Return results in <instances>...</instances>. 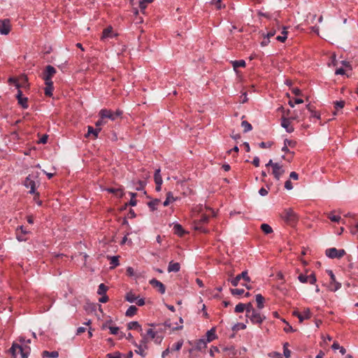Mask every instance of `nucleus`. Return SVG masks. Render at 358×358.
<instances>
[{
    "mask_svg": "<svg viewBox=\"0 0 358 358\" xmlns=\"http://www.w3.org/2000/svg\"><path fill=\"white\" fill-rule=\"evenodd\" d=\"M30 348L28 345L23 346L17 342H13L11 348L8 350V352L13 356V358H17L18 353L20 354L21 358H28L30 354Z\"/></svg>",
    "mask_w": 358,
    "mask_h": 358,
    "instance_id": "nucleus-1",
    "label": "nucleus"
},
{
    "mask_svg": "<svg viewBox=\"0 0 358 358\" xmlns=\"http://www.w3.org/2000/svg\"><path fill=\"white\" fill-rule=\"evenodd\" d=\"M56 69L51 65H46V96L51 97L54 90L52 77L56 73Z\"/></svg>",
    "mask_w": 358,
    "mask_h": 358,
    "instance_id": "nucleus-2",
    "label": "nucleus"
},
{
    "mask_svg": "<svg viewBox=\"0 0 358 358\" xmlns=\"http://www.w3.org/2000/svg\"><path fill=\"white\" fill-rule=\"evenodd\" d=\"M282 219L287 223H294L298 220V216L292 208H285L281 214Z\"/></svg>",
    "mask_w": 358,
    "mask_h": 358,
    "instance_id": "nucleus-3",
    "label": "nucleus"
},
{
    "mask_svg": "<svg viewBox=\"0 0 358 358\" xmlns=\"http://www.w3.org/2000/svg\"><path fill=\"white\" fill-rule=\"evenodd\" d=\"M122 115V112L120 110H117L115 113H113L112 110L106 108L101 109L99 113V115L101 119L108 118L112 121L115 120L117 117Z\"/></svg>",
    "mask_w": 358,
    "mask_h": 358,
    "instance_id": "nucleus-4",
    "label": "nucleus"
},
{
    "mask_svg": "<svg viewBox=\"0 0 358 358\" xmlns=\"http://www.w3.org/2000/svg\"><path fill=\"white\" fill-rule=\"evenodd\" d=\"M249 318L250 322L254 324H262L266 319V317L260 313L257 310H252L249 315L246 316Z\"/></svg>",
    "mask_w": 358,
    "mask_h": 358,
    "instance_id": "nucleus-5",
    "label": "nucleus"
},
{
    "mask_svg": "<svg viewBox=\"0 0 358 358\" xmlns=\"http://www.w3.org/2000/svg\"><path fill=\"white\" fill-rule=\"evenodd\" d=\"M328 275L330 277V282L328 285V288L331 292H336L341 287V283L338 282L336 280V276L331 270H328Z\"/></svg>",
    "mask_w": 358,
    "mask_h": 358,
    "instance_id": "nucleus-6",
    "label": "nucleus"
},
{
    "mask_svg": "<svg viewBox=\"0 0 358 358\" xmlns=\"http://www.w3.org/2000/svg\"><path fill=\"white\" fill-rule=\"evenodd\" d=\"M345 254V251L344 250H338L336 248H329L326 250V255L331 259L341 258Z\"/></svg>",
    "mask_w": 358,
    "mask_h": 358,
    "instance_id": "nucleus-7",
    "label": "nucleus"
},
{
    "mask_svg": "<svg viewBox=\"0 0 358 358\" xmlns=\"http://www.w3.org/2000/svg\"><path fill=\"white\" fill-rule=\"evenodd\" d=\"M241 279H243L246 282H250V278L248 276L247 271H243L241 274L230 279L229 280L233 286L236 287Z\"/></svg>",
    "mask_w": 358,
    "mask_h": 358,
    "instance_id": "nucleus-8",
    "label": "nucleus"
},
{
    "mask_svg": "<svg viewBox=\"0 0 358 358\" xmlns=\"http://www.w3.org/2000/svg\"><path fill=\"white\" fill-rule=\"evenodd\" d=\"M298 280L301 282V283H307V282H309L310 285H314L316 281H317V279H316V276L314 273H311L310 275H307L306 274H303V273H301L299 276H298Z\"/></svg>",
    "mask_w": 358,
    "mask_h": 358,
    "instance_id": "nucleus-9",
    "label": "nucleus"
},
{
    "mask_svg": "<svg viewBox=\"0 0 358 358\" xmlns=\"http://www.w3.org/2000/svg\"><path fill=\"white\" fill-rule=\"evenodd\" d=\"M10 22L8 19L0 20V33L7 35L10 31Z\"/></svg>",
    "mask_w": 358,
    "mask_h": 358,
    "instance_id": "nucleus-10",
    "label": "nucleus"
},
{
    "mask_svg": "<svg viewBox=\"0 0 358 358\" xmlns=\"http://www.w3.org/2000/svg\"><path fill=\"white\" fill-rule=\"evenodd\" d=\"M20 80H21V84L19 83V80L16 78H14V77H10L8 79V83L9 84H13L15 87L19 90L22 85L23 84H24L25 83L27 82V76H22L20 78Z\"/></svg>",
    "mask_w": 358,
    "mask_h": 358,
    "instance_id": "nucleus-11",
    "label": "nucleus"
},
{
    "mask_svg": "<svg viewBox=\"0 0 358 358\" xmlns=\"http://www.w3.org/2000/svg\"><path fill=\"white\" fill-rule=\"evenodd\" d=\"M272 169H273L272 173H273L275 179L277 180H279L281 176L285 172L284 169H282V166L278 163H275V164H273V167Z\"/></svg>",
    "mask_w": 358,
    "mask_h": 358,
    "instance_id": "nucleus-12",
    "label": "nucleus"
},
{
    "mask_svg": "<svg viewBox=\"0 0 358 358\" xmlns=\"http://www.w3.org/2000/svg\"><path fill=\"white\" fill-rule=\"evenodd\" d=\"M24 185L27 188H30L29 193H31V194L34 193L36 183L30 175L26 178L25 180L24 181Z\"/></svg>",
    "mask_w": 358,
    "mask_h": 358,
    "instance_id": "nucleus-13",
    "label": "nucleus"
},
{
    "mask_svg": "<svg viewBox=\"0 0 358 358\" xmlns=\"http://www.w3.org/2000/svg\"><path fill=\"white\" fill-rule=\"evenodd\" d=\"M150 284L152 285L153 287L158 289V291L160 294H164L166 291V288L164 285L159 280L152 278L150 280Z\"/></svg>",
    "mask_w": 358,
    "mask_h": 358,
    "instance_id": "nucleus-14",
    "label": "nucleus"
},
{
    "mask_svg": "<svg viewBox=\"0 0 358 358\" xmlns=\"http://www.w3.org/2000/svg\"><path fill=\"white\" fill-rule=\"evenodd\" d=\"M281 127L284 128L287 132L292 133L294 131V127L290 123L289 118L282 117L281 119Z\"/></svg>",
    "mask_w": 358,
    "mask_h": 358,
    "instance_id": "nucleus-15",
    "label": "nucleus"
},
{
    "mask_svg": "<svg viewBox=\"0 0 358 358\" xmlns=\"http://www.w3.org/2000/svg\"><path fill=\"white\" fill-rule=\"evenodd\" d=\"M16 98L17 99L18 103L23 108H27L28 107V104H27L28 99L27 97L22 96V92L20 89L17 90V94H16Z\"/></svg>",
    "mask_w": 358,
    "mask_h": 358,
    "instance_id": "nucleus-16",
    "label": "nucleus"
},
{
    "mask_svg": "<svg viewBox=\"0 0 358 358\" xmlns=\"http://www.w3.org/2000/svg\"><path fill=\"white\" fill-rule=\"evenodd\" d=\"M205 340L208 343L215 339L217 338V335L215 334V328L213 327L210 330H208L205 336Z\"/></svg>",
    "mask_w": 358,
    "mask_h": 358,
    "instance_id": "nucleus-17",
    "label": "nucleus"
},
{
    "mask_svg": "<svg viewBox=\"0 0 358 358\" xmlns=\"http://www.w3.org/2000/svg\"><path fill=\"white\" fill-rule=\"evenodd\" d=\"M157 334H158V331H154L152 329H149L147 331L146 336H149L152 339H155L156 343H160L162 340V337L158 336Z\"/></svg>",
    "mask_w": 358,
    "mask_h": 358,
    "instance_id": "nucleus-18",
    "label": "nucleus"
},
{
    "mask_svg": "<svg viewBox=\"0 0 358 358\" xmlns=\"http://www.w3.org/2000/svg\"><path fill=\"white\" fill-rule=\"evenodd\" d=\"M115 36V34H113V28L111 27H108L103 29L102 32L101 40L103 41L108 38H112Z\"/></svg>",
    "mask_w": 358,
    "mask_h": 358,
    "instance_id": "nucleus-19",
    "label": "nucleus"
},
{
    "mask_svg": "<svg viewBox=\"0 0 358 358\" xmlns=\"http://www.w3.org/2000/svg\"><path fill=\"white\" fill-rule=\"evenodd\" d=\"M311 312L310 308H304L303 310L300 313L299 322L302 323L305 320H308L311 317Z\"/></svg>",
    "mask_w": 358,
    "mask_h": 358,
    "instance_id": "nucleus-20",
    "label": "nucleus"
},
{
    "mask_svg": "<svg viewBox=\"0 0 358 358\" xmlns=\"http://www.w3.org/2000/svg\"><path fill=\"white\" fill-rule=\"evenodd\" d=\"M180 269V264L178 262H174L173 261H171L169 264L167 271L169 273L171 272H178Z\"/></svg>",
    "mask_w": 358,
    "mask_h": 358,
    "instance_id": "nucleus-21",
    "label": "nucleus"
},
{
    "mask_svg": "<svg viewBox=\"0 0 358 358\" xmlns=\"http://www.w3.org/2000/svg\"><path fill=\"white\" fill-rule=\"evenodd\" d=\"M105 191L109 193L115 194L118 198H122L124 196V192L122 188L108 187L105 189Z\"/></svg>",
    "mask_w": 358,
    "mask_h": 358,
    "instance_id": "nucleus-22",
    "label": "nucleus"
},
{
    "mask_svg": "<svg viewBox=\"0 0 358 358\" xmlns=\"http://www.w3.org/2000/svg\"><path fill=\"white\" fill-rule=\"evenodd\" d=\"M207 344L208 343L206 341L205 338H201L196 341L195 349L201 351L206 348Z\"/></svg>",
    "mask_w": 358,
    "mask_h": 358,
    "instance_id": "nucleus-23",
    "label": "nucleus"
},
{
    "mask_svg": "<svg viewBox=\"0 0 358 358\" xmlns=\"http://www.w3.org/2000/svg\"><path fill=\"white\" fill-rule=\"evenodd\" d=\"M101 131V128H96L94 129L92 126L87 127V133L85 134V137H88L90 134H92L94 136V138H96L98 137V135Z\"/></svg>",
    "mask_w": 358,
    "mask_h": 358,
    "instance_id": "nucleus-24",
    "label": "nucleus"
},
{
    "mask_svg": "<svg viewBox=\"0 0 358 358\" xmlns=\"http://www.w3.org/2000/svg\"><path fill=\"white\" fill-rule=\"evenodd\" d=\"M133 344L137 348V349L135 350V352L142 357H145L147 355L145 352V350L147 348L142 347V345H138L135 341L133 342Z\"/></svg>",
    "mask_w": 358,
    "mask_h": 358,
    "instance_id": "nucleus-25",
    "label": "nucleus"
},
{
    "mask_svg": "<svg viewBox=\"0 0 358 358\" xmlns=\"http://www.w3.org/2000/svg\"><path fill=\"white\" fill-rule=\"evenodd\" d=\"M127 327L129 329H136V330L138 331L139 332H141V334L143 332V329H142L141 326L136 321H133V322H129L127 324Z\"/></svg>",
    "mask_w": 358,
    "mask_h": 358,
    "instance_id": "nucleus-26",
    "label": "nucleus"
},
{
    "mask_svg": "<svg viewBox=\"0 0 358 358\" xmlns=\"http://www.w3.org/2000/svg\"><path fill=\"white\" fill-rule=\"evenodd\" d=\"M255 300L257 304V308L259 310H262L264 307V298L261 294H257L255 295Z\"/></svg>",
    "mask_w": 358,
    "mask_h": 358,
    "instance_id": "nucleus-27",
    "label": "nucleus"
},
{
    "mask_svg": "<svg viewBox=\"0 0 358 358\" xmlns=\"http://www.w3.org/2000/svg\"><path fill=\"white\" fill-rule=\"evenodd\" d=\"M176 200V199L173 196V193L171 192H169L166 194V198L163 203V206H167L170 203L173 202Z\"/></svg>",
    "mask_w": 358,
    "mask_h": 358,
    "instance_id": "nucleus-28",
    "label": "nucleus"
},
{
    "mask_svg": "<svg viewBox=\"0 0 358 358\" xmlns=\"http://www.w3.org/2000/svg\"><path fill=\"white\" fill-rule=\"evenodd\" d=\"M110 322V321L107 322L106 323L102 325V329H105L108 328L111 334L116 335L118 334L119 327H108V323Z\"/></svg>",
    "mask_w": 358,
    "mask_h": 358,
    "instance_id": "nucleus-29",
    "label": "nucleus"
},
{
    "mask_svg": "<svg viewBox=\"0 0 358 358\" xmlns=\"http://www.w3.org/2000/svg\"><path fill=\"white\" fill-rule=\"evenodd\" d=\"M231 63L232 64L234 71H236L238 67H245L246 65V63L243 59L231 61Z\"/></svg>",
    "mask_w": 358,
    "mask_h": 358,
    "instance_id": "nucleus-30",
    "label": "nucleus"
},
{
    "mask_svg": "<svg viewBox=\"0 0 358 358\" xmlns=\"http://www.w3.org/2000/svg\"><path fill=\"white\" fill-rule=\"evenodd\" d=\"M159 202H160V200L156 199H154V200H152V201H149L148 203V206L150 208V210L153 212L155 210H157V206H158Z\"/></svg>",
    "mask_w": 358,
    "mask_h": 358,
    "instance_id": "nucleus-31",
    "label": "nucleus"
},
{
    "mask_svg": "<svg viewBox=\"0 0 358 358\" xmlns=\"http://www.w3.org/2000/svg\"><path fill=\"white\" fill-rule=\"evenodd\" d=\"M125 299L129 303H135L137 300V296L132 292H129L127 293L125 296Z\"/></svg>",
    "mask_w": 358,
    "mask_h": 358,
    "instance_id": "nucleus-32",
    "label": "nucleus"
},
{
    "mask_svg": "<svg viewBox=\"0 0 358 358\" xmlns=\"http://www.w3.org/2000/svg\"><path fill=\"white\" fill-rule=\"evenodd\" d=\"M137 310L138 309L135 306H130L127 310L125 315L127 317H132L136 315Z\"/></svg>",
    "mask_w": 358,
    "mask_h": 358,
    "instance_id": "nucleus-33",
    "label": "nucleus"
},
{
    "mask_svg": "<svg viewBox=\"0 0 358 358\" xmlns=\"http://www.w3.org/2000/svg\"><path fill=\"white\" fill-rule=\"evenodd\" d=\"M241 127L243 128V131L245 133H247L252 129L251 124L246 120L242 121Z\"/></svg>",
    "mask_w": 358,
    "mask_h": 358,
    "instance_id": "nucleus-34",
    "label": "nucleus"
},
{
    "mask_svg": "<svg viewBox=\"0 0 358 358\" xmlns=\"http://www.w3.org/2000/svg\"><path fill=\"white\" fill-rule=\"evenodd\" d=\"M160 171H161L160 169H157L155 171L154 178H155V183L159 184L160 182H163V180L161 176Z\"/></svg>",
    "mask_w": 358,
    "mask_h": 358,
    "instance_id": "nucleus-35",
    "label": "nucleus"
},
{
    "mask_svg": "<svg viewBox=\"0 0 358 358\" xmlns=\"http://www.w3.org/2000/svg\"><path fill=\"white\" fill-rule=\"evenodd\" d=\"M261 229L263 231V232L266 234H268L273 232V229L271 227L266 223H264L261 225Z\"/></svg>",
    "mask_w": 358,
    "mask_h": 358,
    "instance_id": "nucleus-36",
    "label": "nucleus"
},
{
    "mask_svg": "<svg viewBox=\"0 0 358 358\" xmlns=\"http://www.w3.org/2000/svg\"><path fill=\"white\" fill-rule=\"evenodd\" d=\"M108 290V287L106 286L103 283H101L99 285L97 294L99 295H103L106 294V292Z\"/></svg>",
    "mask_w": 358,
    "mask_h": 358,
    "instance_id": "nucleus-37",
    "label": "nucleus"
},
{
    "mask_svg": "<svg viewBox=\"0 0 358 358\" xmlns=\"http://www.w3.org/2000/svg\"><path fill=\"white\" fill-rule=\"evenodd\" d=\"M110 264L111 268H115V267L117 266L120 264L118 256L111 257Z\"/></svg>",
    "mask_w": 358,
    "mask_h": 358,
    "instance_id": "nucleus-38",
    "label": "nucleus"
},
{
    "mask_svg": "<svg viewBox=\"0 0 358 358\" xmlns=\"http://www.w3.org/2000/svg\"><path fill=\"white\" fill-rule=\"evenodd\" d=\"M183 345V341L182 340H180L179 341H178L177 343H174L171 348V351H178L181 349L182 346Z\"/></svg>",
    "mask_w": 358,
    "mask_h": 358,
    "instance_id": "nucleus-39",
    "label": "nucleus"
},
{
    "mask_svg": "<svg viewBox=\"0 0 358 358\" xmlns=\"http://www.w3.org/2000/svg\"><path fill=\"white\" fill-rule=\"evenodd\" d=\"M287 38V31L285 30V28L284 27L283 31H282V35L278 36L276 37V40L280 42L283 43L285 41Z\"/></svg>",
    "mask_w": 358,
    "mask_h": 358,
    "instance_id": "nucleus-40",
    "label": "nucleus"
},
{
    "mask_svg": "<svg viewBox=\"0 0 358 358\" xmlns=\"http://www.w3.org/2000/svg\"><path fill=\"white\" fill-rule=\"evenodd\" d=\"M129 195L131 196V199L127 205H129L131 206H136L137 201L136 200V196L137 194L134 192H129Z\"/></svg>",
    "mask_w": 358,
    "mask_h": 358,
    "instance_id": "nucleus-41",
    "label": "nucleus"
},
{
    "mask_svg": "<svg viewBox=\"0 0 358 358\" xmlns=\"http://www.w3.org/2000/svg\"><path fill=\"white\" fill-rule=\"evenodd\" d=\"M245 309V303H239L235 307L234 311L235 313H243Z\"/></svg>",
    "mask_w": 358,
    "mask_h": 358,
    "instance_id": "nucleus-42",
    "label": "nucleus"
},
{
    "mask_svg": "<svg viewBox=\"0 0 358 358\" xmlns=\"http://www.w3.org/2000/svg\"><path fill=\"white\" fill-rule=\"evenodd\" d=\"M328 218L331 221V222H338L341 221V216L339 215H334L332 214V213H330L329 215H328Z\"/></svg>",
    "mask_w": 358,
    "mask_h": 358,
    "instance_id": "nucleus-43",
    "label": "nucleus"
},
{
    "mask_svg": "<svg viewBox=\"0 0 358 358\" xmlns=\"http://www.w3.org/2000/svg\"><path fill=\"white\" fill-rule=\"evenodd\" d=\"M245 312H246V316L248 315H249L250 313L252 312V310H255V309L254 308L251 302H249L248 303H245Z\"/></svg>",
    "mask_w": 358,
    "mask_h": 358,
    "instance_id": "nucleus-44",
    "label": "nucleus"
},
{
    "mask_svg": "<svg viewBox=\"0 0 358 358\" xmlns=\"http://www.w3.org/2000/svg\"><path fill=\"white\" fill-rule=\"evenodd\" d=\"M230 292H231V294L232 295H234V296H240V295L243 294L245 292L244 289H236H236H231Z\"/></svg>",
    "mask_w": 358,
    "mask_h": 358,
    "instance_id": "nucleus-45",
    "label": "nucleus"
},
{
    "mask_svg": "<svg viewBox=\"0 0 358 358\" xmlns=\"http://www.w3.org/2000/svg\"><path fill=\"white\" fill-rule=\"evenodd\" d=\"M284 144L290 148H294L296 145V142L287 138L284 140Z\"/></svg>",
    "mask_w": 358,
    "mask_h": 358,
    "instance_id": "nucleus-46",
    "label": "nucleus"
},
{
    "mask_svg": "<svg viewBox=\"0 0 358 358\" xmlns=\"http://www.w3.org/2000/svg\"><path fill=\"white\" fill-rule=\"evenodd\" d=\"M58 356H59V353L57 351H52V352L46 351V357L57 358Z\"/></svg>",
    "mask_w": 358,
    "mask_h": 358,
    "instance_id": "nucleus-47",
    "label": "nucleus"
},
{
    "mask_svg": "<svg viewBox=\"0 0 358 358\" xmlns=\"http://www.w3.org/2000/svg\"><path fill=\"white\" fill-rule=\"evenodd\" d=\"M287 345H288L287 343H285L283 345V348H284L283 353H284V356L286 358L290 357V355H291V352L289 350L287 349Z\"/></svg>",
    "mask_w": 358,
    "mask_h": 358,
    "instance_id": "nucleus-48",
    "label": "nucleus"
},
{
    "mask_svg": "<svg viewBox=\"0 0 358 358\" xmlns=\"http://www.w3.org/2000/svg\"><path fill=\"white\" fill-rule=\"evenodd\" d=\"M306 108H308V110H310L311 112V116L312 117L317 118V119L320 118V114H318L316 111H313V110H311L310 104H308L306 106Z\"/></svg>",
    "mask_w": 358,
    "mask_h": 358,
    "instance_id": "nucleus-49",
    "label": "nucleus"
},
{
    "mask_svg": "<svg viewBox=\"0 0 358 358\" xmlns=\"http://www.w3.org/2000/svg\"><path fill=\"white\" fill-rule=\"evenodd\" d=\"M108 358H122V354L119 352L109 353L107 355Z\"/></svg>",
    "mask_w": 358,
    "mask_h": 358,
    "instance_id": "nucleus-50",
    "label": "nucleus"
},
{
    "mask_svg": "<svg viewBox=\"0 0 358 358\" xmlns=\"http://www.w3.org/2000/svg\"><path fill=\"white\" fill-rule=\"evenodd\" d=\"M246 328V325L243 323H237L233 327V330L236 329H245Z\"/></svg>",
    "mask_w": 358,
    "mask_h": 358,
    "instance_id": "nucleus-51",
    "label": "nucleus"
},
{
    "mask_svg": "<svg viewBox=\"0 0 358 358\" xmlns=\"http://www.w3.org/2000/svg\"><path fill=\"white\" fill-rule=\"evenodd\" d=\"M334 104H335L336 109L343 108L345 106V101H336L334 103Z\"/></svg>",
    "mask_w": 358,
    "mask_h": 358,
    "instance_id": "nucleus-52",
    "label": "nucleus"
},
{
    "mask_svg": "<svg viewBox=\"0 0 358 358\" xmlns=\"http://www.w3.org/2000/svg\"><path fill=\"white\" fill-rule=\"evenodd\" d=\"M272 143L271 142H261L259 144V146L261 148H270L271 145H272Z\"/></svg>",
    "mask_w": 358,
    "mask_h": 358,
    "instance_id": "nucleus-53",
    "label": "nucleus"
},
{
    "mask_svg": "<svg viewBox=\"0 0 358 358\" xmlns=\"http://www.w3.org/2000/svg\"><path fill=\"white\" fill-rule=\"evenodd\" d=\"M342 64L343 66L345 67V70L348 71H352V66L350 65V62H347V61H342Z\"/></svg>",
    "mask_w": 358,
    "mask_h": 358,
    "instance_id": "nucleus-54",
    "label": "nucleus"
},
{
    "mask_svg": "<svg viewBox=\"0 0 358 358\" xmlns=\"http://www.w3.org/2000/svg\"><path fill=\"white\" fill-rule=\"evenodd\" d=\"M97 306L99 307V309L101 311V306L99 304L95 303H90L89 304V308L92 311H96Z\"/></svg>",
    "mask_w": 358,
    "mask_h": 358,
    "instance_id": "nucleus-55",
    "label": "nucleus"
},
{
    "mask_svg": "<svg viewBox=\"0 0 358 358\" xmlns=\"http://www.w3.org/2000/svg\"><path fill=\"white\" fill-rule=\"evenodd\" d=\"M153 0H141L140 1V4H139V7L141 8V9H145L146 6L145 5V3H151L152 2Z\"/></svg>",
    "mask_w": 358,
    "mask_h": 358,
    "instance_id": "nucleus-56",
    "label": "nucleus"
},
{
    "mask_svg": "<svg viewBox=\"0 0 358 358\" xmlns=\"http://www.w3.org/2000/svg\"><path fill=\"white\" fill-rule=\"evenodd\" d=\"M285 188L287 190H291L293 189L292 183L289 180H287V181H285Z\"/></svg>",
    "mask_w": 358,
    "mask_h": 358,
    "instance_id": "nucleus-57",
    "label": "nucleus"
},
{
    "mask_svg": "<svg viewBox=\"0 0 358 358\" xmlns=\"http://www.w3.org/2000/svg\"><path fill=\"white\" fill-rule=\"evenodd\" d=\"M147 342H148V338H147L146 336L144 335L138 345H142V347L147 348Z\"/></svg>",
    "mask_w": 358,
    "mask_h": 358,
    "instance_id": "nucleus-58",
    "label": "nucleus"
},
{
    "mask_svg": "<svg viewBox=\"0 0 358 358\" xmlns=\"http://www.w3.org/2000/svg\"><path fill=\"white\" fill-rule=\"evenodd\" d=\"M210 3L215 4L217 9L222 8L221 0H211Z\"/></svg>",
    "mask_w": 358,
    "mask_h": 358,
    "instance_id": "nucleus-59",
    "label": "nucleus"
},
{
    "mask_svg": "<svg viewBox=\"0 0 358 358\" xmlns=\"http://www.w3.org/2000/svg\"><path fill=\"white\" fill-rule=\"evenodd\" d=\"M208 219H209L208 216H207V215H203L201 217L200 220H199V223H200V224H204V223H206V222H208Z\"/></svg>",
    "mask_w": 358,
    "mask_h": 358,
    "instance_id": "nucleus-60",
    "label": "nucleus"
},
{
    "mask_svg": "<svg viewBox=\"0 0 358 358\" xmlns=\"http://www.w3.org/2000/svg\"><path fill=\"white\" fill-rule=\"evenodd\" d=\"M174 229L178 234H180V235H182V234L183 233V229L180 224H176L174 226Z\"/></svg>",
    "mask_w": 358,
    "mask_h": 358,
    "instance_id": "nucleus-61",
    "label": "nucleus"
},
{
    "mask_svg": "<svg viewBox=\"0 0 358 358\" xmlns=\"http://www.w3.org/2000/svg\"><path fill=\"white\" fill-rule=\"evenodd\" d=\"M127 274L129 275V276H134V270L132 267L131 266H129L127 268Z\"/></svg>",
    "mask_w": 358,
    "mask_h": 358,
    "instance_id": "nucleus-62",
    "label": "nucleus"
},
{
    "mask_svg": "<svg viewBox=\"0 0 358 358\" xmlns=\"http://www.w3.org/2000/svg\"><path fill=\"white\" fill-rule=\"evenodd\" d=\"M270 43V40L266 36H264L263 41L261 42V46L264 47L268 45Z\"/></svg>",
    "mask_w": 358,
    "mask_h": 358,
    "instance_id": "nucleus-63",
    "label": "nucleus"
},
{
    "mask_svg": "<svg viewBox=\"0 0 358 358\" xmlns=\"http://www.w3.org/2000/svg\"><path fill=\"white\" fill-rule=\"evenodd\" d=\"M259 194L262 196H266L268 194V190L266 189H265L264 187H262L259 190Z\"/></svg>",
    "mask_w": 358,
    "mask_h": 358,
    "instance_id": "nucleus-64",
    "label": "nucleus"
}]
</instances>
